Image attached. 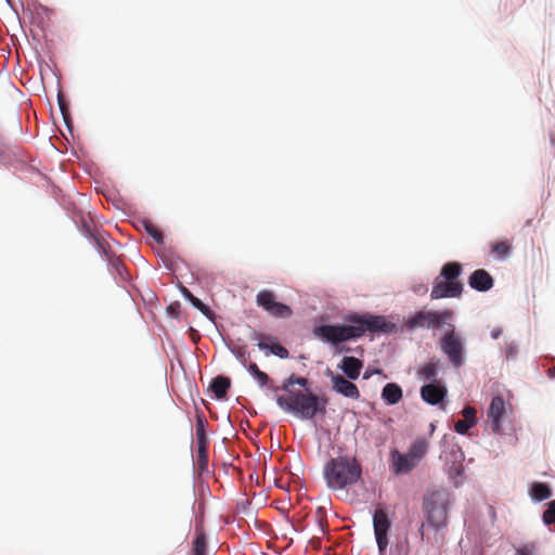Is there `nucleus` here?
I'll return each mask as SVG.
<instances>
[{
    "mask_svg": "<svg viewBox=\"0 0 555 555\" xmlns=\"http://www.w3.org/2000/svg\"><path fill=\"white\" fill-rule=\"evenodd\" d=\"M235 357L241 361L243 365L249 362V353L247 352V348L245 346H240L236 349L232 350Z\"/></svg>",
    "mask_w": 555,
    "mask_h": 555,
    "instance_id": "32",
    "label": "nucleus"
},
{
    "mask_svg": "<svg viewBox=\"0 0 555 555\" xmlns=\"http://www.w3.org/2000/svg\"><path fill=\"white\" fill-rule=\"evenodd\" d=\"M231 386V379L227 376H217L210 384V389L217 399H224Z\"/></svg>",
    "mask_w": 555,
    "mask_h": 555,
    "instance_id": "19",
    "label": "nucleus"
},
{
    "mask_svg": "<svg viewBox=\"0 0 555 555\" xmlns=\"http://www.w3.org/2000/svg\"><path fill=\"white\" fill-rule=\"evenodd\" d=\"M542 519L545 525H552L555 522V501H551L547 508L543 513Z\"/></svg>",
    "mask_w": 555,
    "mask_h": 555,
    "instance_id": "30",
    "label": "nucleus"
},
{
    "mask_svg": "<svg viewBox=\"0 0 555 555\" xmlns=\"http://www.w3.org/2000/svg\"><path fill=\"white\" fill-rule=\"evenodd\" d=\"M92 237H93L98 248L100 250H102L105 255H107V249H106V247H108L107 242L102 236L96 235V234H92Z\"/></svg>",
    "mask_w": 555,
    "mask_h": 555,
    "instance_id": "34",
    "label": "nucleus"
},
{
    "mask_svg": "<svg viewBox=\"0 0 555 555\" xmlns=\"http://www.w3.org/2000/svg\"><path fill=\"white\" fill-rule=\"evenodd\" d=\"M505 413V402L502 397L495 396L492 398L488 409V418L493 433H501V422Z\"/></svg>",
    "mask_w": 555,
    "mask_h": 555,
    "instance_id": "14",
    "label": "nucleus"
},
{
    "mask_svg": "<svg viewBox=\"0 0 555 555\" xmlns=\"http://www.w3.org/2000/svg\"><path fill=\"white\" fill-rule=\"evenodd\" d=\"M373 526L378 551L379 554L383 555L388 546L387 533L391 526L388 515L384 508L377 507L375 509L373 515Z\"/></svg>",
    "mask_w": 555,
    "mask_h": 555,
    "instance_id": "9",
    "label": "nucleus"
},
{
    "mask_svg": "<svg viewBox=\"0 0 555 555\" xmlns=\"http://www.w3.org/2000/svg\"><path fill=\"white\" fill-rule=\"evenodd\" d=\"M345 321L348 324H324L317 326L314 327L313 333L317 337L334 345L338 352H348L349 348L341 347V343L359 338L363 336L366 331L378 332L385 331L386 327L384 317L350 313L345 317Z\"/></svg>",
    "mask_w": 555,
    "mask_h": 555,
    "instance_id": "1",
    "label": "nucleus"
},
{
    "mask_svg": "<svg viewBox=\"0 0 555 555\" xmlns=\"http://www.w3.org/2000/svg\"><path fill=\"white\" fill-rule=\"evenodd\" d=\"M451 504V494L444 489L430 492L423 501V511L429 527L436 531L435 542L442 543L444 535L439 531L448 525V508Z\"/></svg>",
    "mask_w": 555,
    "mask_h": 555,
    "instance_id": "4",
    "label": "nucleus"
},
{
    "mask_svg": "<svg viewBox=\"0 0 555 555\" xmlns=\"http://www.w3.org/2000/svg\"><path fill=\"white\" fill-rule=\"evenodd\" d=\"M276 404L285 412L292 413L302 420H311L318 413L326 412L327 400L317 395L300 390L289 391L276 397Z\"/></svg>",
    "mask_w": 555,
    "mask_h": 555,
    "instance_id": "2",
    "label": "nucleus"
},
{
    "mask_svg": "<svg viewBox=\"0 0 555 555\" xmlns=\"http://www.w3.org/2000/svg\"><path fill=\"white\" fill-rule=\"evenodd\" d=\"M323 473L327 486L338 490L358 482L362 469L356 457L343 455L330 460L325 464Z\"/></svg>",
    "mask_w": 555,
    "mask_h": 555,
    "instance_id": "3",
    "label": "nucleus"
},
{
    "mask_svg": "<svg viewBox=\"0 0 555 555\" xmlns=\"http://www.w3.org/2000/svg\"><path fill=\"white\" fill-rule=\"evenodd\" d=\"M338 367L350 380H354L360 376L363 362L354 357H344Z\"/></svg>",
    "mask_w": 555,
    "mask_h": 555,
    "instance_id": "17",
    "label": "nucleus"
},
{
    "mask_svg": "<svg viewBox=\"0 0 555 555\" xmlns=\"http://www.w3.org/2000/svg\"><path fill=\"white\" fill-rule=\"evenodd\" d=\"M461 273V263L447 262L434 282V286L430 292V298L441 299L460 297L463 292V284L457 281Z\"/></svg>",
    "mask_w": 555,
    "mask_h": 555,
    "instance_id": "5",
    "label": "nucleus"
},
{
    "mask_svg": "<svg viewBox=\"0 0 555 555\" xmlns=\"http://www.w3.org/2000/svg\"><path fill=\"white\" fill-rule=\"evenodd\" d=\"M420 393L426 403L437 405L444 400L448 389L442 382L428 383L421 387Z\"/></svg>",
    "mask_w": 555,
    "mask_h": 555,
    "instance_id": "11",
    "label": "nucleus"
},
{
    "mask_svg": "<svg viewBox=\"0 0 555 555\" xmlns=\"http://www.w3.org/2000/svg\"><path fill=\"white\" fill-rule=\"evenodd\" d=\"M453 312L449 309L443 311H418L410 317L404 325L408 330L413 331L416 328H436L439 327L447 320L452 319Z\"/></svg>",
    "mask_w": 555,
    "mask_h": 555,
    "instance_id": "7",
    "label": "nucleus"
},
{
    "mask_svg": "<svg viewBox=\"0 0 555 555\" xmlns=\"http://www.w3.org/2000/svg\"><path fill=\"white\" fill-rule=\"evenodd\" d=\"M517 353H518V347L514 343H511L506 346L505 356H506L507 360L516 359Z\"/></svg>",
    "mask_w": 555,
    "mask_h": 555,
    "instance_id": "33",
    "label": "nucleus"
},
{
    "mask_svg": "<svg viewBox=\"0 0 555 555\" xmlns=\"http://www.w3.org/2000/svg\"><path fill=\"white\" fill-rule=\"evenodd\" d=\"M440 349L448 357L454 367H460L465 361V340L454 327L448 331L440 339Z\"/></svg>",
    "mask_w": 555,
    "mask_h": 555,
    "instance_id": "6",
    "label": "nucleus"
},
{
    "mask_svg": "<svg viewBox=\"0 0 555 555\" xmlns=\"http://www.w3.org/2000/svg\"><path fill=\"white\" fill-rule=\"evenodd\" d=\"M256 304L258 307L266 310L269 314L275 318H289L293 311L289 306L276 301L275 294L270 289H261L256 296Z\"/></svg>",
    "mask_w": 555,
    "mask_h": 555,
    "instance_id": "8",
    "label": "nucleus"
},
{
    "mask_svg": "<svg viewBox=\"0 0 555 555\" xmlns=\"http://www.w3.org/2000/svg\"><path fill=\"white\" fill-rule=\"evenodd\" d=\"M494 280L485 269L475 270L468 278V285L478 292H487L493 287Z\"/></svg>",
    "mask_w": 555,
    "mask_h": 555,
    "instance_id": "15",
    "label": "nucleus"
},
{
    "mask_svg": "<svg viewBox=\"0 0 555 555\" xmlns=\"http://www.w3.org/2000/svg\"><path fill=\"white\" fill-rule=\"evenodd\" d=\"M502 332H503V331H502V328H500V327H495V328H493V330L491 331V337H492L493 339H498V338L502 335Z\"/></svg>",
    "mask_w": 555,
    "mask_h": 555,
    "instance_id": "37",
    "label": "nucleus"
},
{
    "mask_svg": "<svg viewBox=\"0 0 555 555\" xmlns=\"http://www.w3.org/2000/svg\"><path fill=\"white\" fill-rule=\"evenodd\" d=\"M512 246L506 241L495 242L491 246V254L499 260H505L511 254Z\"/></svg>",
    "mask_w": 555,
    "mask_h": 555,
    "instance_id": "25",
    "label": "nucleus"
},
{
    "mask_svg": "<svg viewBox=\"0 0 555 555\" xmlns=\"http://www.w3.org/2000/svg\"><path fill=\"white\" fill-rule=\"evenodd\" d=\"M462 470H463V467H462V464H459V465H454L451 470H450V475H455V476H459L462 474Z\"/></svg>",
    "mask_w": 555,
    "mask_h": 555,
    "instance_id": "36",
    "label": "nucleus"
},
{
    "mask_svg": "<svg viewBox=\"0 0 555 555\" xmlns=\"http://www.w3.org/2000/svg\"><path fill=\"white\" fill-rule=\"evenodd\" d=\"M551 377H555V367L548 371Z\"/></svg>",
    "mask_w": 555,
    "mask_h": 555,
    "instance_id": "41",
    "label": "nucleus"
},
{
    "mask_svg": "<svg viewBox=\"0 0 555 555\" xmlns=\"http://www.w3.org/2000/svg\"><path fill=\"white\" fill-rule=\"evenodd\" d=\"M416 375L420 379L423 380H430V383H437L439 382L437 379L438 377V362L437 361H429L422 365L417 372Z\"/></svg>",
    "mask_w": 555,
    "mask_h": 555,
    "instance_id": "20",
    "label": "nucleus"
},
{
    "mask_svg": "<svg viewBox=\"0 0 555 555\" xmlns=\"http://www.w3.org/2000/svg\"><path fill=\"white\" fill-rule=\"evenodd\" d=\"M206 420L203 416L197 417L196 423V442L197 452L196 459L201 470H205L208 467V440L205 431Z\"/></svg>",
    "mask_w": 555,
    "mask_h": 555,
    "instance_id": "10",
    "label": "nucleus"
},
{
    "mask_svg": "<svg viewBox=\"0 0 555 555\" xmlns=\"http://www.w3.org/2000/svg\"><path fill=\"white\" fill-rule=\"evenodd\" d=\"M424 529H425V524L423 522L418 529V532H420V535H421V539L422 541L425 540V532H424Z\"/></svg>",
    "mask_w": 555,
    "mask_h": 555,
    "instance_id": "39",
    "label": "nucleus"
},
{
    "mask_svg": "<svg viewBox=\"0 0 555 555\" xmlns=\"http://www.w3.org/2000/svg\"><path fill=\"white\" fill-rule=\"evenodd\" d=\"M515 555H538V544L533 541L526 542L516 547Z\"/></svg>",
    "mask_w": 555,
    "mask_h": 555,
    "instance_id": "28",
    "label": "nucleus"
},
{
    "mask_svg": "<svg viewBox=\"0 0 555 555\" xmlns=\"http://www.w3.org/2000/svg\"><path fill=\"white\" fill-rule=\"evenodd\" d=\"M327 375L331 376L332 387L337 393L356 400L360 398V391L356 384L339 374H333L330 370H327Z\"/></svg>",
    "mask_w": 555,
    "mask_h": 555,
    "instance_id": "12",
    "label": "nucleus"
},
{
    "mask_svg": "<svg viewBox=\"0 0 555 555\" xmlns=\"http://www.w3.org/2000/svg\"><path fill=\"white\" fill-rule=\"evenodd\" d=\"M144 229L149 233V235L154 238V241L156 243H158V244L164 243V235H163L162 231L157 227H155L152 222L144 221Z\"/></svg>",
    "mask_w": 555,
    "mask_h": 555,
    "instance_id": "29",
    "label": "nucleus"
},
{
    "mask_svg": "<svg viewBox=\"0 0 555 555\" xmlns=\"http://www.w3.org/2000/svg\"><path fill=\"white\" fill-rule=\"evenodd\" d=\"M182 294L183 296L196 308L198 309L203 314H205L206 317H209L211 318L212 317V312L211 310L209 309L208 306H206L205 304H203L197 297H195L186 287H183L182 288Z\"/></svg>",
    "mask_w": 555,
    "mask_h": 555,
    "instance_id": "26",
    "label": "nucleus"
},
{
    "mask_svg": "<svg viewBox=\"0 0 555 555\" xmlns=\"http://www.w3.org/2000/svg\"><path fill=\"white\" fill-rule=\"evenodd\" d=\"M254 378L257 380V383H258V385H259L260 387H266V386H267V387H269L270 389H272V388H274V387H275V386H272V385H271L272 380H271V378L269 377V375H268L267 373L262 372L261 370H260V372H258V373L254 376Z\"/></svg>",
    "mask_w": 555,
    "mask_h": 555,
    "instance_id": "31",
    "label": "nucleus"
},
{
    "mask_svg": "<svg viewBox=\"0 0 555 555\" xmlns=\"http://www.w3.org/2000/svg\"><path fill=\"white\" fill-rule=\"evenodd\" d=\"M248 373L254 377L258 372H260V369L255 362H248L246 365H244Z\"/></svg>",
    "mask_w": 555,
    "mask_h": 555,
    "instance_id": "35",
    "label": "nucleus"
},
{
    "mask_svg": "<svg viewBox=\"0 0 555 555\" xmlns=\"http://www.w3.org/2000/svg\"><path fill=\"white\" fill-rule=\"evenodd\" d=\"M60 108L62 111L64 118L66 119V105L61 100H60Z\"/></svg>",
    "mask_w": 555,
    "mask_h": 555,
    "instance_id": "40",
    "label": "nucleus"
},
{
    "mask_svg": "<svg viewBox=\"0 0 555 555\" xmlns=\"http://www.w3.org/2000/svg\"><path fill=\"white\" fill-rule=\"evenodd\" d=\"M267 339H268L269 341H273V340H275V338H274V337H271V336H269Z\"/></svg>",
    "mask_w": 555,
    "mask_h": 555,
    "instance_id": "42",
    "label": "nucleus"
},
{
    "mask_svg": "<svg viewBox=\"0 0 555 555\" xmlns=\"http://www.w3.org/2000/svg\"><path fill=\"white\" fill-rule=\"evenodd\" d=\"M192 555H207V540L203 530H196V537L192 545Z\"/></svg>",
    "mask_w": 555,
    "mask_h": 555,
    "instance_id": "24",
    "label": "nucleus"
},
{
    "mask_svg": "<svg viewBox=\"0 0 555 555\" xmlns=\"http://www.w3.org/2000/svg\"><path fill=\"white\" fill-rule=\"evenodd\" d=\"M167 311H168L171 315H173V317H178V313H179V311H178V307H175V306L170 305V306L167 308Z\"/></svg>",
    "mask_w": 555,
    "mask_h": 555,
    "instance_id": "38",
    "label": "nucleus"
},
{
    "mask_svg": "<svg viewBox=\"0 0 555 555\" xmlns=\"http://www.w3.org/2000/svg\"><path fill=\"white\" fill-rule=\"evenodd\" d=\"M402 397V389L396 383L386 384L382 390V399L389 405L397 404Z\"/></svg>",
    "mask_w": 555,
    "mask_h": 555,
    "instance_id": "18",
    "label": "nucleus"
},
{
    "mask_svg": "<svg viewBox=\"0 0 555 555\" xmlns=\"http://www.w3.org/2000/svg\"><path fill=\"white\" fill-rule=\"evenodd\" d=\"M428 450V441L424 438L416 439L410 447L408 453L412 455L416 462H421Z\"/></svg>",
    "mask_w": 555,
    "mask_h": 555,
    "instance_id": "22",
    "label": "nucleus"
},
{
    "mask_svg": "<svg viewBox=\"0 0 555 555\" xmlns=\"http://www.w3.org/2000/svg\"><path fill=\"white\" fill-rule=\"evenodd\" d=\"M391 469L395 474H408L418 465V462L408 452L400 453L398 450L390 452Z\"/></svg>",
    "mask_w": 555,
    "mask_h": 555,
    "instance_id": "13",
    "label": "nucleus"
},
{
    "mask_svg": "<svg viewBox=\"0 0 555 555\" xmlns=\"http://www.w3.org/2000/svg\"><path fill=\"white\" fill-rule=\"evenodd\" d=\"M295 384L299 385L300 387L306 388L308 385V379L293 374L288 378H286L280 387H274V388H272V390L273 391L283 390L286 393H289V391H295L294 389H292V386Z\"/></svg>",
    "mask_w": 555,
    "mask_h": 555,
    "instance_id": "23",
    "label": "nucleus"
},
{
    "mask_svg": "<svg viewBox=\"0 0 555 555\" xmlns=\"http://www.w3.org/2000/svg\"><path fill=\"white\" fill-rule=\"evenodd\" d=\"M476 409L467 405L463 409V418L455 422L454 430L460 435H465L477 423Z\"/></svg>",
    "mask_w": 555,
    "mask_h": 555,
    "instance_id": "16",
    "label": "nucleus"
},
{
    "mask_svg": "<svg viewBox=\"0 0 555 555\" xmlns=\"http://www.w3.org/2000/svg\"><path fill=\"white\" fill-rule=\"evenodd\" d=\"M530 495L535 501H544L552 496V490L544 482H533L530 488Z\"/></svg>",
    "mask_w": 555,
    "mask_h": 555,
    "instance_id": "21",
    "label": "nucleus"
},
{
    "mask_svg": "<svg viewBox=\"0 0 555 555\" xmlns=\"http://www.w3.org/2000/svg\"><path fill=\"white\" fill-rule=\"evenodd\" d=\"M258 347L261 350H269L271 353H273L274 356H276L281 359H286L289 357L288 350L285 347H283L282 345H280L279 343L272 344L270 346L263 341H259Z\"/></svg>",
    "mask_w": 555,
    "mask_h": 555,
    "instance_id": "27",
    "label": "nucleus"
}]
</instances>
